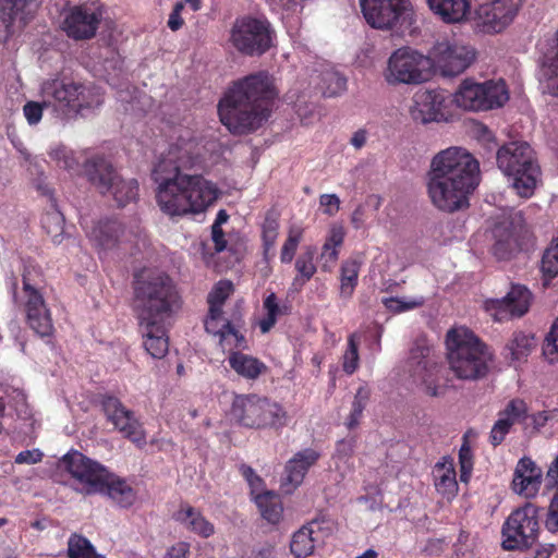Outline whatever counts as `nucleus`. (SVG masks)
I'll return each mask as SVG.
<instances>
[{
    "label": "nucleus",
    "instance_id": "obj_64",
    "mask_svg": "<svg viewBox=\"0 0 558 558\" xmlns=\"http://www.w3.org/2000/svg\"><path fill=\"white\" fill-rule=\"evenodd\" d=\"M189 546L186 543H178L169 548L165 555V558H187Z\"/></svg>",
    "mask_w": 558,
    "mask_h": 558
},
{
    "label": "nucleus",
    "instance_id": "obj_23",
    "mask_svg": "<svg viewBox=\"0 0 558 558\" xmlns=\"http://www.w3.org/2000/svg\"><path fill=\"white\" fill-rule=\"evenodd\" d=\"M320 454L312 448H306L296 452L284 466V473L281 478V488L286 494L293 493L302 483L303 480Z\"/></svg>",
    "mask_w": 558,
    "mask_h": 558
},
{
    "label": "nucleus",
    "instance_id": "obj_26",
    "mask_svg": "<svg viewBox=\"0 0 558 558\" xmlns=\"http://www.w3.org/2000/svg\"><path fill=\"white\" fill-rule=\"evenodd\" d=\"M324 523L325 520H313L292 535L290 550L295 558H306L314 553L317 534L323 530Z\"/></svg>",
    "mask_w": 558,
    "mask_h": 558
},
{
    "label": "nucleus",
    "instance_id": "obj_22",
    "mask_svg": "<svg viewBox=\"0 0 558 558\" xmlns=\"http://www.w3.org/2000/svg\"><path fill=\"white\" fill-rule=\"evenodd\" d=\"M102 16L100 8L74 7L65 17L64 29L69 37L76 40L89 39L96 35Z\"/></svg>",
    "mask_w": 558,
    "mask_h": 558
},
{
    "label": "nucleus",
    "instance_id": "obj_2",
    "mask_svg": "<svg viewBox=\"0 0 558 558\" xmlns=\"http://www.w3.org/2000/svg\"><path fill=\"white\" fill-rule=\"evenodd\" d=\"M480 183L478 162L465 149L450 147L436 154L426 173L432 204L445 213L464 210Z\"/></svg>",
    "mask_w": 558,
    "mask_h": 558
},
{
    "label": "nucleus",
    "instance_id": "obj_61",
    "mask_svg": "<svg viewBox=\"0 0 558 558\" xmlns=\"http://www.w3.org/2000/svg\"><path fill=\"white\" fill-rule=\"evenodd\" d=\"M344 235L345 231L341 225H332L329 230V234L325 241V244L340 247L343 243Z\"/></svg>",
    "mask_w": 558,
    "mask_h": 558
},
{
    "label": "nucleus",
    "instance_id": "obj_16",
    "mask_svg": "<svg viewBox=\"0 0 558 558\" xmlns=\"http://www.w3.org/2000/svg\"><path fill=\"white\" fill-rule=\"evenodd\" d=\"M523 0H493L475 10L474 25L484 34H498L505 31L517 17Z\"/></svg>",
    "mask_w": 558,
    "mask_h": 558
},
{
    "label": "nucleus",
    "instance_id": "obj_11",
    "mask_svg": "<svg viewBox=\"0 0 558 558\" xmlns=\"http://www.w3.org/2000/svg\"><path fill=\"white\" fill-rule=\"evenodd\" d=\"M509 99L504 81L477 83L466 78L453 94L454 104L464 110L488 111L502 107Z\"/></svg>",
    "mask_w": 558,
    "mask_h": 558
},
{
    "label": "nucleus",
    "instance_id": "obj_46",
    "mask_svg": "<svg viewBox=\"0 0 558 558\" xmlns=\"http://www.w3.org/2000/svg\"><path fill=\"white\" fill-rule=\"evenodd\" d=\"M264 308L267 315L259 320V328L263 333H267L276 324L278 315L281 314V310L278 305L277 296L275 293H270L264 301Z\"/></svg>",
    "mask_w": 558,
    "mask_h": 558
},
{
    "label": "nucleus",
    "instance_id": "obj_40",
    "mask_svg": "<svg viewBox=\"0 0 558 558\" xmlns=\"http://www.w3.org/2000/svg\"><path fill=\"white\" fill-rule=\"evenodd\" d=\"M69 558H105L97 554L92 543L80 534H72L68 541Z\"/></svg>",
    "mask_w": 558,
    "mask_h": 558
},
{
    "label": "nucleus",
    "instance_id": "obj_6",
    "mask_svg": "<svg viewBox=\"0 0 558 558\" xmlns=\"http://www.w3.org/2000/svg\"><path fill=\"white\" fill-rule=\"evenodd\" d=\"M496 160L519 196L529 198L534 194L541 179V168L529 143L513 141L504 144L497 150Z\"/></svg>",
    "mask_w": 558,
    "mask_h": 558
},
{
    "label": "nucleus",
    "instance_id": "obj_20",
    "mask_svg": "<svg viewBox=\"0 0 558 558\" xmlns=\"http://www.w3.org/2000/svg\"><path fill=\"white\" fill-rule=\"evenodd\" d=\"M532 293L522 284H512L510 291L501 299L485 302V308L495 320L502 322L523 316L531 305Z\"/></svg>",
    "mask_w": 558,
    "mask_h": 558
},
{
    "label": "nucleus",
    "instance_id": "obj_36",
    "mask_svg": "<svg viewBox=\"0 0 558 558\" xmlns=\"http://www.w3.org/2000/svg\"><path fill=\"white\" fill-rule=\"evenodd\" d=\"M177 520L182 522L187 529L208 537L214 533V526L193 507L186 506L177 513Z\"/></svg>",
    "mask_w": 558,
    "mask_h": 558
},
{
    "label": "nucleus",
    "instance_id": "obj_19",
    "mask_svg": "<svg viewBox=\"0 0 558 558\" xmlns=\"http://www.w3.org/2000/svg\"><path fill=\"white\" fill-rule=\"evenodd\" d=\"M100 402L107 420L126 439L138 448H143L147 444L142 424L135 417L134 412L126 409L120 399L111 395H104Z\"/></svg>",
    "mask_w": 558,
    "mask_h": 558
},
{
    "label": "nucleus",
    "instance_id": "obj_62",
    "mask_svg": "<svg viewBox=\"0 0 558 558\" xmlns=\"http://www.w3.org/2000/svg\"><path fill=\"white\" fill-rule=\"evenodd\" d=\"M279 230V214L275 209L266 213L265 220L262 225V231L278 232Z\"/></svg>",
    "mask_w": 558,
    "mask_h": 558
},
{
    "label": "nucleus",
    "instance_id": "obj_28",
    "mask_svg": "<svg viewBox=\"0 0 558 558\" xmlns=\"http://www.w3.org/2000/svg\"><path fill=\"white\" fill-rule=\"evenodd\" d=\"M101 486V489L96 494L108 496L121 508L131 507L136 499L134 489L125 482V480L120 478L109 471H107L106 476H104Z\"/></svg>",
    "mask_w": 558,
    "mask_h": 558
},
{
    "label": "nucleus",
    "instance_id": "obj_35",
    "mask_svg": "<svg viewBox=\"0 0 558 558\" xmlns=\"http://www.w3.org/2000/svg\"><path fill=\"white\" fill-rule=\"evenodd\" d=\"M435 487L444 497L451 498L458 490L456 471L451 463H437L434 469Z\"/></svg>",
    "mask_w": 558,
    "mask_h": 558
},
{
    "label": "nucleus",
    "instance_id": "obj_31",
    "mask_svg": "<svg viewBox=\"0 0 558 558\" xmlns=\"http://www.w3.org/2000/svg\"><path fill=\"white\" fill-rule=\"evenodd\" d=\"M534 345L533 337L522 331L514 332L505 345L504 356L510 365L517 366L526 361Z\"/></svg>",
    "mask_w": 558,
    "mask_h": 558
},
{
    "label": "nucleus",
    "instance_id": "obj_1",
    "mask_svg": "<svg viewBox=\"0 0 558 558\" xmlns=\"http://www.w3.org/2000/svg\"><path fill=\"white\" fill-rule=\"evenodd\" d=\"M195 146L194 141L180 138L161 154L153 169L158 206L171 217L203 213L218 198L214 183L202 175L182 173L194 165Z\"/></svg>",
    "mask_w": 558,
    "mask_h": 558
},
{
    "label": "nucleus",
    "instance_id": "obj_42",
    "mask_svg": "<svg viewBox=\"0 0 558 558\" xmlns=\"http://www.w3.org/2000/svg\"><path fill=\"white\" fill-rule=\"evenodd\" d=\"M233 286L229 280H220L218 281L213 290L208 293L207 302L209 304V310L214 313L222 312V306L226 300L232 293Z\"/></svg>",
    "mask_w": 558,
    "mask_h": 558
},
{
    "label": "nucleus",
    "instance_id": "obj_57",
    "mask_svg": "<svg viewBox=\"0 0 558 558\" xmlns=\"http://www.w3.org/2000/svg\"><path fill=\"white\" fill-rule=\"evenodd\" d=\"M529 474H541V469L530 458L524 457L519 460L514 470V476L521 478L529 476Z\"/></svg>",
    "mask_w": 558,
    "mask_h": 558
},
{
    "label": "nucleus",
    "instance_id": "obj_30",
    "mask_svg": "<svg viewBox=\"0 0 558 558\" xmlns=\"http://www.w3.org/2000/svg\"><path fill=\"white\" fill-rule=\"evenodd\" d=\"M228 362L230 367L241 377L255 380L268 371L267 365L255 356L242 352H231Z\"/></svg>",
    "mask_w": 558,
    "mask_h": 558
},
{
    "label": "nucleus",
    "instance_id": "obj_24",
    "mask_svg": "<svg viewBox=\"0 0 558 558\" xmlns=\"http://www.w3.org/2000/svg\"><path fill=\"white\" fill-rule=\"evenodd\" d=\"M445 96L435 90L416 93L410 108L411 118L418 123L427 124L444 118Z\"/></svg>",
    "mask_w": 558,
    "mask_h": 558
},
{
    "label": "nucleus",
    "instance_id": "obj_27",
    "mask_svg": "<svg viewBox=\"0 0 558 558\" xmlns=\"http://www.w3.org/2000/svg\"><path fill=\"white\" fill-rule=\"evenodd\" d=\"M31 0H0V22L8 34L13 33L15 22L20 27L27 24L33 14Z\"/></svg>",
    "mask_w": 558,
    "mask_h": 558
},
{
    "label": "nucleus",
    "instance_id": "obj_59",
    "mask_svg": "<svg viewBox=\"0 0 558 558\" xmlns=\"http://www.w3.org/2000/svg\"><path fill=\"white\" fill-rule=\"evenodd\" d=\"M44 454L39 449L24 450L15 457L17 464H35L41 461Z\"/></svg>",
    "mask_w": 558,
    "mask_h": 558
},
{
    "label": "nucleus",
    "instance_id": "obj_15",
    "mask_svg": "<svg viewBox=\"0 0 558 558\" xmlns=\"http://www.w3.org/2000/svg\"><path fill=\"white\" fill-rule=\"evenodd\" d=\"M63 468L75 480L74 490L83 495H95L101 489L107 469L78 451L66 453L61 461Z\"/></svg>",
    "mask_w": 558,
    "mask_h": 558
},
{
    "label": "nucleus",
    "instance_id": "obj_51",
    "mask_svg": "<svg viewBox=\"0 0 558 558\" xmlns=\"http://www.w3.org/2000/svg\"><path fill=\"white\" fill-rule=\"evenodd\" d=\"M223 312L214 313L209 310L207 319L205 320V329L208 333L219 336L220 345L225 349V341H227V328L223 327L225 319Z\"/></svg>",
    "mask_w": 558,
    "mask_h": 558
},
{
    "label": "nucleus",
    "instance_id": "obj_60",
    "mask_svg": "<svg viewBox=\"0 0 558 558\" xmlns=\"http://www.w3.org/2000/svg\"><path fill=\"white\" fill-rule=\"evenodd\" d=\"M320 205L325 208V214L333 216L339 210L340 199L336 194H323Z\"/></svg>",
    "mask_w": 558,
    "mask_h": 558
},
{
    "label": "nucleus",
    "instance_id": "obj_54",
    "mask_svg": "<svg viewBox=\"0 0 558 558\" xmlns=\"http://www.w3.org/2000/svg\"><path fill=\"white\" fill-rule=\"evenodd\" d=\"M50 157L57 162V165L65 170L73 169L77 162L65 147H58L50 151Z\"/></svg>",
    "mask_w": 558,
    "mask_h": 558
},
{
    "label": "nucleus",
    "instance_id": "obj_14",
    "mask_svg": "<svg viewBox=\"0 0 558 558\" xmlns=\"http://www.w3.org/2000/svg\"><path fill=\"white\" fill-rule=\"evenodd\" d=\"M504 541L502 547L506 550H515L532 546L538 533L537 510L526 504L511 512L501 530Z\"/></svg>",
    "mask_w": 558,
    "mask_h": 558
},
{
    "label": "nucleus",
    "instance_id": "obj_49",
    "mask_svg": "<svg viewBox=\"0 0 558 558\" xmlns=\"http://www.w3.org/2000/svg\"><path fill=\"white\" fill-rule=\"evenodd\" d=\"M385 306L393 312L401 313L413 308L421 307L425 303L423 296L418 298H386L384 299Z\"/></svg>",
    "mask_w": 558,
    "mask_h": 558
},
{
    "label": "nucleus",
    "instance_id": "obj_33",
    "mask_svg": "<svg viewBox=\"0 0 558 558\" xmlns=\"http://www.w3.org/2000/svg\"><path fill=\"white\" fill-rule=\"evenodd\" d=\"M494 236L496 241L493 245V254L499 260L510 259L518 252V240L508 227L504 225L496 226Z\"/></svg>",
    "mask_w": 558,
    "mask_h": 558
},
{
    "label": "nucleus",
    "instance_id": "obj_9",
    "mask_svg": "<svg viewBox=\"0 0 558 558\" xmlns=\"http://www.w3.org/2000/svg\"><path fill=\"white\" fill-rule=\"evenodd\" d=\"M430 58L410 47L395 50L387 61L384 78L391 86L418 85L429 77Z\"/></svg>",
    "mask_w": 558,
    "mask_h": 558
},
{
    "label": "nucleus",
    "instance_id": "obj_10",
    "mask_svg": "<svg viewBox=\"0 0 558 558\" xmlns=\"http://www.w3.org/2000/svg\"><path fill=\"white\" fill-rule=\"evenodd\" d=\"M23 302L29 327L40 337L53 333L50 311L40 292L43 283L41 271L33 265H25L23 275Z\"/></svg>",
    "mask_w": 558,
    "mask_h": 558
},
{
    "label": "nucleus",
    "instance_id": "obj_32",
    "mask_svg": "<svg viewBox=\"0 0 558 558\" xmlns=\"http://www.w3.org/2000/svg\"><path fill=\"white\" fill-rule=\"evenodd\" d=\"M539 78L550 95L558 96V48L550 47L544 53L539 64Z\"/></svg>",
    "mask_w": 558,
    "mask_h": 558
},
{
    "label": "nucleus",
    "instance_id": "obj_37",
    "mask_svg": "<svg viewBox=\"0 0 558 558\" xmlns=\"http://www.w3.org/2000/svg\"><path fill=\"white\" fill-rule=\"evenodd\" d=\"M361 262L349 258L342 262L340 267V296L350 299L357 286Z\"/></svg>",
    "mask_w": 558,
    "mask_h": 558
},
{
    "label": "nucleus",
    "instance_id": "obj_18",
    "mask_svg": "<svg viewBox=\"0 0 558 558\" xmlns=\"http://www.w3.org/2000/svg\"><path fill=\"white\" fill-rule=\"evenodd\" d=\"M367 24L376 29H392L410 16L407 0H360Z\"/></svg>",
    "mask_w": 558,
    "mask_h": 558
},
{
    "label": "nucleus",
    "instance_id": "obj_55",
    "mask_svg": "<svg viewBox=\"0 0 558 558\" xmlns=\"http://www.w3.org/2000/svg\"><path fill=\"white\" fill-rule=\"evenodd\" d=\"M511 426H512L511 423H509L507 420H504L502 417L499 416V418L496 421V423L494 424V426L490 430V436H489L490 444L494 447L500 445L504 441L506 435L509 433Z\"/></svg>",
    "mask_w": 558,
    "mask_h": 558
},
{
    "label": "nucleus",
    "instance_id": "obj_53",
    "mask_svg": "<svg viewBox=\"0 0 558 558\" xmlns=\"http://www.w3.org/2000/svg\"><path fill=\"white\" fill-rule=\"evenodd\" d=\"M543 354L549 363L558 362V318L545 338Z\"/></svg>",
    "mask_w": 558,
    "mask_h": 558
},
{
    "label": "nucleus",
    "instance_id": "obj_43",
    "mask_svg": "<svg viewBox=\"0 0 558 558\" xmlns=\"http://www.w3.org/2000/svg\"><path fill=\"white\" fill-rule=\"evenodd\" d=\"M313 252L308 251L298 257L295 262V269L298 270L299 276L294 278V286L302 287L316 272V267L313 263Z\"/></svg>",
    "mask_w": 558,
    "mask_h": 558
},
{
    "label": "nucleus",
    "instance_id": "obj_12",
    "mask_svg": "<svg viewBox=\"0 0 558 558\" xmlns=\"http://www.w3.org/2000/svg\"><path fill=\"white\" fill-rule=\"evenodd\" d=\"M85 172L89 182L101 194L110 193L117 205L125 206L134 201L138 194L137 181L132 179L124 181L114 171L112 165L102 157H95L85 165Z\"/></svg>",
    "mask_w": 558,
    "mask_h": 558
},
{
    "label": "nucleus",
    "instance_id": "obj_7",
    "mask_svg": "<svg viewBox=\"0 0 558 558\" xmlns=\"http://www.w3.org/2000/svg\"><path fill=\"white\" fill-rule=\"evenodd\" d=\"M44 105H51L66 113H78L83 109L98 107L102 96L98 87L82 83L49 80L41 85Z\"/></svg>",
    "mask_w": 558,
    "mask_h": 558
},
{
    "label": "nucleus",
    "instance_id": "obj_58",
    "mask_svg": "<svg viewBox=\"0 0 558 558\" xmlns=\"http://www.w3.org/2000/svg\"><path fill=\"white\" fill-rule=\"evenodd\" d=\"M223 327L227 328V341L230 344H233L235 348H245V338L242 333H240L235 327L229 322H223Z\"/></svg>",
    "mask_w": 558,
    "mask_h": 558
},
{
    "label": "nucleus",
    "instance_id": "obj_39",
    "mask_svg": "<svg viewBox=\"0 0 558 558\" xmlns=\"http://www.w3.org/2000/svg\"><path fill=\"white\" fill-rule=\"evenodd\" d=\"M255 501L265 520L270 523L279 522L282 514V506L276 494L266 492L257 495Z\"/></svg>",
    "mask_w": 558,
    "mask_h": 558
},
{
    "label": "nucleus",
    "instance_id": "obj_25",
    "mask_svg": "<svg viewBox=\"0 0 558 558\" xmlns=\"http://www.w3.org/2000/svg\"><path fill=\"white\" fill-rule=\"evenodd\" d=\"M144 347L154 359H162L169 350L166 320H138Z\"/></svg>",
    "mask_w": 558,
    "mask_h": 558
},
{
    "label": "nucleus",
    "instance_id": "obj_41",
    "mask_svg": "<svg viewBox=\"0 0 558 558\" xmlns=\"http://www.w3.org/2000/svg\"><path fill=\"white\" fill-rule=\"evenodd\" d=\"M371 397V390L367 387H360L356 390L352 402V409L345 422L349 429L355 428L360 424V418L364 409L366 408Z\"/></svg>",
    "mask_w": 558,
    "mask_h": 558
},
{
    "label": "nucleus",
    "instance_id": "obj_3",
    "mask_svg": "<svg viewBox=\"0 0 558 558\" xmlns=\"http://www.w3.org/2000/svg\"><path fill=\"white\" fill-rule=\"evenodd\" d=\"M277 96L274 80L267 72L250 74L234 82L219 101L220 121L233 134L253 132L268 120Z\"/></svg>",
    "mask_w": 558,
    "mask_h": 558
},
{
    "label": "nucleus",
    "instance_id": "obj_50",
    "mask_svg": "<svg viewBox=\"0 0 558 558\" xmlns=\"http://www.w3.org/2000/svg\"><path fill=\"white\" fill-rule=\"evenodd\" d=\"M542 271L547 278L558 276V238L553 240L551 245L543 255Z\"/></svg>",
    "mask_w": 558,
    "mask_h": 558
},
{
    "label": "nucleus",
    "instance_id": "obj_21",
    "mask_svg": "<svg viewBox=\"0 0 558 558\" xmlns=\"http://www.w3.org/2000/svg\"><path fill=\"white\" fill-rule=\"evenodd\" d=\"M430 350L426 345H415L410 351L409 365L412 376L422 383L425 392L430 397L444 395V388L437 386L438 367L429 357Z\"/></svg>",
    "mask_w": 558,
    "mask_h": 558
},
{
    "label": "nucleus",
    "instance_id": "obj_17",
    "mask_svg": "<svg viewBox=\"0 0 558 558\" xmlns=\"http://www.w3.org/2000/svg\"><path fill=\"white\" fill-rule=\"evenodd\" d=\"M429 58L441 75L453 77L463 73L472 64L475 51L470 46L446 40L434 45Z\"/></svg>",
    "mask_w": 558,
    "mask_h": 558
},
{
    "label": "nucleus",
    "instance_id": "obj_29",
    "mask_svg": "<svg viewBox=\"0 0 558 558\" xmlns=\"http://www.w3.org/2000/svg\"><path fill=\"white\" fill-rule=\"evenodd\" d=\"M430 11L444 23L457 24L466 20L470 14L468 0H426Z\"/></svg>",
    "mask_w": 558,
    "mask_h": 558
},
{
    "label": "nucleus",
    "instance_id": "obj_45",
    "mask_svg": "<svg viewBox=\"0 0 558 558\" xmlns=\"http://www.w3.org/2000/svg\"><path fill=\"white\" fill-rule=\"evenodd\" d=\"M541 477H542V473L533 474V475L529 474V476L521 477V478H517V476H513V481H512L513 490L517 494L524 496L525 498L534 497L539 489Z\"/></svg>",
    "mask_w": 558,
    "mask_h": 558
},
{
    "label": "nucleus",
    "instance_id": "obj_56",
    "mask_svg": "<svg viewBox=\"0 0 558 558\" xmlns=\"http://www.w3.org/2000/svg\"><path fill=\"white\" fill-rule=\"evenodd\" d=\"M49 105H44L36 101H28L24 105L23 112L29 124H37L43 117L44 107H48Z\"/></svg>",
    "mask_w": 558,
    "mask_h": 558
},
{
    "label": "nucleus",
    "instance_id": "obj_13",
    "mask_svg": "<svg viewBox=\"0 0 558 558\" xmlns=\"http://www.w3.org/2000/svg\"><path fill=\"white\" fill-rule=\"evenodd\" d=\"M230 41L241 53L260 56L271 46L270 25L265 20L239 17L231 27Z\"/></svg>",
    "mask_w": 558,
    "mask_h": 558
},
{
    "label": "nucleus",
    "instance_id": "obj_48",
    "mask_svg": "<svg viewBox=\"0 0 558 558\" xmlns=\"http://www.w3.org/2000/svg\"><path fill=\"white\" fill-rule=\"evenodd\" d=\"M343 371L351 375L359 366V337L356 333H351L348 338V349L342 357Z\"/></svg>",
    "mask_w": 558,
    "mask_h": 558
},
{
    "label": "nucleus",
    "instance_id": "obj_34",
    "mask_svg": "<svg viewBox=\"0 0 558 558\" xmlns=\"http://www.w3.org/2000/svg\"><path fill=\"white\" fill-rule=\"evenodd\" d=\"M124 229L121 222L113 219L99 221L92 230L90 236L104 248H110L117 244Z\"/></svg>",
    "mask_w": 558,
    "mask_h": 558
},
{
    "label": "nucleus",
    "instance_id": "obj_5",
    "mask_svg": "<svg viewBox=\"0 0 558 558\" xmlns=\"http://www.w3.org/2000/svg\"><path fill=\"white\" fill-rule=\"evenodd\" d=\"M450 369L462 380H477L488 373L492 354L487 347L465 327H456L446 335Z\"/></svg>",
    "mask_w": 558,
    "mask_h": 558
},
{
    "label": "nucleus",
    "instance_id": "obj_8",
    "mask_svg": "<svg viewBox=\"0 0 558 558\" xmlns=\"http://www.w3.org/2000/svg\"><path fill=\"white\" fill-rule=\"evenodd\" d=\"M232 417L248 428L279 429L288 424V413L283 407L256 395L238 396L231 408Z\"/></svg>",
    "mask_w": 558,
    "mask_h": 558
},
{
    "label": "nucleus",
    "instance_id": "obj_63",
    "mask_svg": "<svg viewBox=\"0 0 558 558\" xmlns=\"http://www.w3.org/2000/svg\"><path fill=\"white\" fill-rule=\"evenodd\" d=\"M183 10V2H177L172 12L169 15L168 26L171 31H178L183 25L181 11Z\"/></svg>",
    "mask_w": 558,
    "mask_h": 558
},
{
    "label": "nucleus",
    "instance_id": "obj_4",
    "mask_svg": "<svg viewBox=\"0 0 558 558\" xmlns=\"http://www.w3.org/2000/svg\"><path fill=\"white\" fill-rule=\"evenodd\" d=\"M133 289L138 320H167L180 307L175 284L162 271L143 269L135 275Z\"/></svg>",
    "mask_w": 558,
    "mask_h": 558
},
{
    "label": "nucleus",
    "instance_id": "obj_52",
    "mask_svg": "<svg viewBox=\"0 0 558 558\" xmlns=\"http://www.w3.org/2000/svg\"><path fill=\"white\" fill-rule=\"evenodd\" d=\"M526 412L527 407L525 402L521 399H513L499 413V416L513 425L515 422L523 420L526 416Z\"/></svg>",
    "mask_w": 558,
    "mask_h": 558
},
{
    "label": "nucleus",
    "instance_id": "obj_47",
    "mask_svg": "<svg viewBox=\"0 0 558 558\" xmlns=\"http://www.w3.org/2000/svg\"><path fill=\"white\" fill-rule=\"evenodd\" d=\"M303 229L292 226L289 229L288 238L281 247L280 259L282 263H291L296 252L298 245L302 239Z\"/></svg>",
    "mask_w": 558,
    "mask_h": 558
},
{
    "label": "nucleus",
    "instance_id": "obj_38",
    "mask_svg": "<svg viewBox=\"0 0 558 558\" xmlns=\"http://www.w3.org/2000/svg\"><path fill=\"white\" fill-rule=\"evenodd\" d=\"M318 88L325 97H336L347 88V80L339 72L328 69L320 73Z\"/></svg>",
    "mask_w": 558,
    "mask_h": 558
},
{
    "label": "nucleus",
    "instance_id": "obj_44",
    "mask_svg": "<svg viewBox=\"0 0 558 558\" xmlns=\"http://www.w3.org/2000/svg\"><path fill=\"white\" fill-rule=\"evenodd\" d=\"M44 229L59 243L64 232V217L59 210L48 211L41 219Z\"/></svg>",
    "mask_w": 558,
    "mask_h": 558
}]
</instances>
